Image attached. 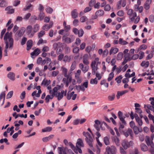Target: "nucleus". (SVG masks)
I'll return each mask as SVG.
<instances>
[{
	"mask_svg": "<svg viewBox=\"0 0 154 154\" xmlns=\"http://www.w3.org/2000/svg\"><path fill=\"white\" fill-rule=\"evenodd\" d=\"M12 33L7 32L4 37L5 43V49H12L13 47L14 40L12 37Z\"/></svg>",
	"mask_w": 154,
	"mask_h": 154,
	"instance_id": "obj_1",
	"label": "nucleus"
},
{
	"mask_svg": "<svg viewBox=\"0 0 154 154\" xmlns=\"http://www.w3.org/2000/svg\"><path fill=\"white\" fill-rule=\"evenodd\" d=\"M83 135L85 137V140L87 143L91 147H93L92 143L94 138H93L91 135L88 132L84 131L83 132Z\"/></svg>",
	"mask_w": 154,
	"mask_h": 154,
	"instance_id": "obj_2",
	"label": "nucleus"
},
{
	"mask_svg": "<svg viewBox=\"0 0 154 154\" xmlns=\"http://www.w3.org/2000/svg\"><path fill=\"white\" fill-rule=\"evenodd\" d=\"M99 61V58L97 57L91 63V66L92 69V74L94 75H95L96 71L98 69V64L100 63V62Z\"/></svg>",
	"mask_w": 154,
	"mask_h": 154,
	"instance_id": "obj_3",
	"label": "nucleus"
},
{
	"mask_svg": "<svg viewBox=\"0 0 154 154\" xmlns=\"http://www.w3.org/2000/svg\"><path fill=\"white\" fill-rule=\"evenodd\" d=\"M134 144V143L132 141L128 142L127 140H124L122 141V146L125 149H126L128 148L131 147H132Z\"/></svg>",
	"mask_w": 154,
	"mask_h": 154,
	"instance_id": "obj_4",
	"label": "nucleus"
},
{
	"mask_svg": "<svg viewBox=\"0 0 154 154\" xmlns=\"http://www.w3.org/2000/svg\"><path fill=\"white\" fill-rule=\"evenodd\" d=\"M127 14L131 21H133L134 20V18L137 17L136 13L134 12V10L131 9H129L128 10Z\"/></svg>",
	"mask_w": 154,
	"mask_h": 154,
	"instance_id": "obj_5",
	"label": "nucleus"
},
{
	"mask_svg": "<svg viewBox=\"0 0 154 154\" xmlns=\"http://www.w3.org/2000/svg\"><path fill=\"white\" fill-rule=\"evenodd\" d=\"M74 39L75 37L73 35H70L69 37H66L65 35H64L62 37L63 42L68 44L72 42Z\"/></svg>",
	"mask_w": 154,
	"mask_h": 154,
	"instance_id": "obj_6",
	"label": "nucleus"
},
{
	"mask_svg": "<svg viewBox=\"0 0 154 154\" xmlns=\"http://www.w3.org/2000/svg\"><path fill=\"white\" fill-rule=\"evenodd\" d=\"M26 32L29 37H32L34 35L33 30H32V27L31 25H28L26 28Z\"/></svg>",
	"mask_w": 154,
	"mask_h": 154,
	"instance_id": "obj_7",
	"label": "nucleus"
},
{
	"mask_svg": "<svg viewBox=\"0 0 154 154\" xmlns=\"http://www.w3.org/2000/svg\"><path fill=\"white\" fill-rule=\"evenodd\" d=\"M106 149V152H109L111 154H116L117 152V149L116 147L113 145L110 147L107 146Z\"/></svg>",
	"mask_w": 154,
	"mask_h": 154,
	"instance_id": "obj_8",
	"label": "nucleus"
},
{
	"mask_svg": "<svg viewBox=\"0 0 154 154\" xmlns=\"http://www.w3.org/2000/svg\"><path fill=\"white\" fill-rule=\"evenodd\" d=\"M94 122L95 124L94 126L98 131H99L100 128L103 130L105 129L104 128H103L102 124H101V123H100L99 120H95Z\"/></svg>",
	"mask_w": 154,
	"mask_h": 154,
	"instance_id": "obj_9",
	"label": "nucleus"
},
{
	"mask_svg": "<svg viewBox=\"0 0 154 154\" xmlns=\"http://www.w3.org/2000/svg\"><path fill=\"white\" fill-rule=\"evenodd\" d=\"M79 67L84 73L87 72L89 68L88 65L83 64L82 63H81L79 64Z\"/></svg>",
	"mask_w": 154,
	"mask_h": 154,
	"instance_id": "obj_10",
	"label": "nucleus"
},
{
	"mask_svg": "<svg viewBox=\"0 0 154 154\" xmlns=\"http://www.w3.org/2000/svg\"><path fill=\"white\" fill-rule=\"evenodd\" d=\"M66 91H64V90H62L60 92H58L55 95L56 96L57 98V100H60L61 99H62L63 97V95L64 94L65 96H66Z\"/></svg>",
	"mask_w": 154,
	"mask_h": 154,
	"instance_id": "obj_11",
	"label": "nucleus"
},
{
	"mask_svg": "<svg viewBox=\"0 0 154 154\" xmlns=\"http://www.w3.org/2000/svg\"><path fill=\"white\" fill-rule=\"evenodd\" d=\"M69 144L71 148L75 153L77 154L78 152L81 154L82 153V151L81 149L77 148V147H75L71 142H69Z\"/></svg>",
	"mask_w": 154,
	"mask_h": 154,
	"instance_id": "obj_12",
	"label": "nucleus"
},
{
	"mask_svg": "<svg viewBox=\"0 0 154 154\" xmlns=\"http://www.w3.org/2000/svg\"><path fill=\"white\" fill-rule=\"evenodd\" d=\"M145 141L146 143L148 146H150V147H153L154 146V143L152 140H150L149 137L148 136H146Z\"/></svg>",
	"mask_w": 154,
	"mask_h": 154,
	"instance_id": "obj_13",
	"label": "nucleus"
},
{
	"mask_svg": "<svg viewBox=\"0 0 154 154\" xmlns=\"http://www.w3.org/2000/svg\"><path fill=\"white\" fill-rule=\"evenodd\" d=\"M62 69L63 73L64 74V76L66 77L70 81L71 79V76L69 74H68V70L65 67H62Z\"/></svg>",
	"mask_w": 154,
	"mask_h": 154,
	"instance_id": "obj_14",
	"label": "nucleus"
},
{
	"mask_svg": "<svg viewBox=\"0 0 154 154\" xmlns=\"http://www.w3.org/2000/svg\"><path fill=\"white\" fill-rule=\"evenodd\" d=\"M89 56L87 54H85L82 57V62L85 65H88L89 63Z\"/></svg>",
	"mask_w": 154,
	"mask_h": 154,
	"instance_id": "obj_15",
	"label": "nucleus"
},
{
	"mask_svg": "<svg viewBox=\"0 0 154 154\" xmlns=\"http://www.w3.org/2000/svg\"><path fill=\"white\" fill-rule=\"evenodd\" d=\"M126 0H120L118 1L117 3V5L118 9H119L121 6L124 7L126 5Z\"/></svg>",
	"mask_w": 154,
	"mask_h": 154,
	"instance_id": "obj_16",
	"label": "nucleus"
},
{
	"mask_svg": "<svg viewBox=\"0 0 154 154\" xmlns=\"http://www.w3.org/2000/svg\"><path fill=\"white\" fill-rule=\"evenodd\" d=\"M25 31V29L23 28H21L15 34L17 37H20L22 36L24 33Z\"/></svg>",
	"mask_w": 154,
	"mask_h": 154,
	"instance_id": "obj_17",
	"label": "nucleus"
},
{
	"mask_svg": "<svg viewBox=\"0 0 154 154\" xmlns=\"http://www.w3.org/2000/svg\"><path fill=\"white\" fill-rule=\"evenodd\" d=\"M78 57L75 56L74 57V61L72 62L70 67V70L71 71L74 70L76 68V62L75 60L77 59Z\"/></svg>",
	"mask_w": 154,
	"mask_h": 154,
	"instance_id": "obj_18",
	"label": "nucleus"
},
{
	"mask_svg": "<svg viewBox=\"0 0 154 154\" xmlns=\"http://www.w3.org/2000/svg\"><path fill=\"white\" fill-rule=\"evenodd\" d=\"M84 146V144L83 140L80 138L78 139L76 143V147H77V148L80 149L79 148V147H83Z\"/></svg>",
	"mask_w": 154,
	"mask_h": 154,
	"instance_id": "obj_19",
	"label": "nucleus"
},
{
	"mask_svg": "<svg viewBox=\"0 0 154 154\" xmlns=\"http://www.w3.org/2000/svg\"><path fill=\"white\" fill-rule=\"evenodd\" d=\"M124 135L127 137L130 134L131 137H133V133L132 130L130 128H128L127 130L124 132Z\"/></svg>",
	"mask_w": 154,
	"mask_h": 154,
	"instance_id": "obj_20",
	"label": "nucleus"
},
{
	"mask_svg": "<svg viewBox=\"0 0 154 154\" xmlns=\"http://www.w3.org/2000/svg\"><path fill=\"white\" fill-rule=\"evenodd\" d=\"M73 57L72 55H70L69 56L66 55L64 57L63 60L65 62H69L72 60Z\"/></svg>",
	"mask_w": 154,
	"mask_h": 154,
	"instance_id": "obj_21",
	"label": "nucleus"
},
{
	"mask_svg": "<svg viewBox=\"0 0 154 154\" xmlns=\"http://www.w3.org/2000/svg\"><path fill=\"white\" fill-rule=\"evenodd\" d=\"M53 25V22H50L49 25L45 24L43 26L42 29L47 31L52 27Z\"/></svg>",
	"mask_w": 154,
	"mask_h": 154,
	"instance_id": "obj_22",
	"label": "nucleus"
},
{
	"mask_svg": "<svg viewBox=\"0 0 154 154\" xmlns=\"http://www.w3.org/2000/svg\"><path fill=\"white\" fill-rule=\"evenodd\" d=\"M152 0H147L144 5V7L146 10H148L150 8V5Z\"/></svg>",
	"mask_w": 154,
	"mask_h": 154,
	"instance_id": "obj_23",
	"label": "nucleus"
},
{
	"mask_svg": "<svg viewBox=\"0 0 154 154\" xmlns=\"http://www.w3.org/2000/svg\"><path fill=\"white\" fill-rule=\"evenodd\" d=\"M118 115L120 120L122 122V123L125 125L126 124V122L123 117V113L121 111H119L118 113Z\"/></svg>",
	"mask_w": 154,
	"mask_h": 154,
	"instance_id": "obj_24",
	"label": "nucleus"
},
{
	"mask_svg": "<svg viewBox=\"0 0 154 154\" xmlns=\"http://www.w3.org/2000/svg\"><path fill=\"white\" fill-rule=\"evenodd\" d=\"M71 15L72 18L75 19L77 18L78 15V13L76 9H74L71 12Z\"/></svg>",
	"mask_w": 154,
	"mask_h": 154,
	"instance_id": "obj_25",
	"label": "nucleus"
},
{
	"mask_svg": "<svg viewBox=\"0 0 154 154\" xmlns=\"http://www.w3.org/2000/svg\"><path fill=\"white\" fill-rule=\"evenodd\" d=\"M119 49L117 48L112 47L109 50V54L110 55L114 54L117 53Z\"/></svg>",
	"mask_w": 154,
	"mask_h": 154,
	"instance_id": "obj_26",
	"label": "nucleus"
},
{
	"mask_svg": "<svg viewBox=\"0 0 154 154\" xmlns=\"http://www.w3.org/2000/svg\"><path fill=\"white\" fill-rule=\"evenodd\" d=\"M50 80H48L47 79H45L42 81L41 85L42 86H47L48 85L50 84Z\"/></svg>",
	"mask_w": 154,
	"mask_h": 154,
	"instance_id": "obj_27",
	"label": "nucleus"
},
{
	"mask_svg": "<svg viewBox=\"0 0 154 154\" xmlns=\"http://www.w3.org/2000/svg\"><path fill=\"white\" fill-rule=\"evenodd\" d=\"M40 49L38 48H37L35 50L32 52L31 53V57H32V56H38L40 53Z\"/></svg>",
	"mask_w": 154,
	"mask_h": 154,
	"instance_id": "obj_28",
	"label": "nucleus"
},
{
	"mask_svg": "<svg viewBox=\"0 0 154 154\" xmlns=\"http://www.w3.org/2000/svg\"><path fill=\"white\" fill-rule=\"evenodd\" d=\"M29 1L27 2V4L25 8L23 9V11H26L29 9H31V11H32L33 9L32 6L31 4L29 3Z\"/></svg>",
	"mask_w": 154,
	"mask_h": 154,
	"instance_id": "obj_29",
	"label": "nucleus"
},
{
	"mask_svg": "<svg viewBox=\"0 0 154 154\" xmlns=\"http://www.w3.org/2000/svg\"><path fill=\"white\" fill-rule=\"evenodd\" d=\"M128 90H125L122 91H118L117 92V94L116 95V97L117 99H119L120 98V97L122 96L123 94L127 93L128 92Z\"/></svg>",
	"mask_w": 154,
	"mask_h": 154,
	"instance_id": "obj_30",
	"label": "nucleus"
},
{
	"mask_svg": "<svg viewBox=\"0 0 154 154\" xmlns=\"http://www.w3.org/2000/svg\"><path fill=\"white\" fill-rule=\"evenodd\" d=\"M149 65V61L143 60L142 62L140 64V66L144 68L148 67Z\"/></svg>",
	"mask_w": 154,
	"mask_h": 154,
	"instance_id": "obj_31",
	"label": "nucleus"
},
{
	"mask_svg": "<svg viewBox=\"0 0 154 154\" xmlns=\"http://www.w3.org/2000/svg\"><path fill=\"white\" fill-rule=\"evenodd\" d=\"M54 137V135L51 134L48 137H43L42 139V140L43 142H46L52 139Z\"/></svg>",
	"mask_w": 154,
	"mask_h": 154,
	"instance_id": "obj_32",
	"label": "nucleus"
},
{
	"mask_svg": "<svg viewBox=\"0 0 154 154\" xmlns=\"http://www.w3.org/2000/svg\"><path fill=\"white\" fill-rule=\"evenodd\" d=\"M141 5L140 0H137V4L135 5L134 7V9L135 11H138L140 5Z\"/></svg>",
	"mask_w": 154,
	"mask_h": 154,
	"instance_id": "obj_33",
	"label": "nucleus"
},
{
	"mask_svg": "<svg viewBox=\"0 0 154 154\" xmlns=\"http://www.w3.org/2000/svg\"><path fill=\"white\" fill-rule=\"evenodd\" d=\"M141 150L144 152H146L148 150V148L147 146L144 143H142L140 145Z\"/></svg>",
	"mask_w": 154,
	"mask_h": 154,
	"instance_id": "obj_34",
	"label": "nucleus"
},
{
	"mask_svg": "<svg viewBox=\"0 0 154 154\" xmlns=\"http://www.w3.org/2000/svg\"><path fill=\"white\" fill-rule=\"evenodd\" d=\"M15 74L11 72H9L8 75V77L12 81H14L15 80Z\"/></svg>",
	"mask_w": 154,
	"mask_h": 154,
	"instance_id": "obj_35",
	"label": "nucleus"
},
{
	"mask_svg": "<svg viewBox=\"0 0 154 154\" xmlns=\"http://www.w3.org/2000/svg\"><path fill=\"white\" fill-rule=\"evenodd\" d=\"M72 80V77H71V81H70L67 78H64L63 79V81L64 82V83L65 85V86L66 87H68L69 86V83L71 82Z\"/></svg>",
	"mask_w": 154,
	"mask_h": 154,
	"instance_id": "obj_36",
	"label": "nucleus"
},
{
	"mask_svg": "<svg viewBox=\"0 0 154 154\" xmlns=\"http://www.w3.org/2000/svg\"><path fill=\"white\" fill-rule=\"evenodd\" d=\"M39 25L38 24H36L34 25L33 30L34 34L39 30Z\"/></svg>",
	"mask_w": 154,
	"mask_h": 154,
	"instance_id": "obj_37",
	"label": "nucleus"
},
{
	"mask_svg": "<svg viewBox=\"0 0 154 154\" xmlns=\"http://www.w3.org/2000/svg\"><path fill=\"white\" fill-rule=\"evenodd\" d=\"M32 41L31 40L28 41L26 43L27 50H29L30 49L32 46Z\"/></svg>",
	"mask_w": 154,
	"mask_h": 154,
	"instance_id": "obj_38",
	"label": "nucleus"
},
{
	"mask_svg": "<svg viewBox=\"0 0 154 154\" xmlns=\"http://www.w3.org/2000/svg\"><path fill=\"white\" fill-rule=\"evenodd\" d=\"M109 137L106 136L103 138V141L105 144L106 145H109L110 143L109 142Z\"/></svg>",
	"mask_w": 154,
	"mask_h": 154,
	"instance_id": "obj_39",
	"label": "nucleus"
},
{
	"mask_svg": "<svg viewBox=\"0 0 154 154\" xmlns=\"http://www.w3.org/2000/svg\"><path fill=\"white\" fill-rule=\"evenodd\" d=\"M113 140L117 146H119L120 145V140L119 138L116 136L114 137Z\"/></svg>",
	"mask_w": 154,
	"mask_h": 154,
	"instance_id": "obj_40",
	"label": "nucleus"
},
{
	"mask_svg": "<svg viewBox=\"0 0 154 154\" xmlns=\"http://www.w3.org/2000/svg\"><path fill=\"white\" fill-rule=\"evenodd\" d=\"M5 96V94L4 92H2L0 94V101H1L2 99H3V102L2 104V105H3L4 103Z\"/></svg>",
	"mask_w": 154,
	"mask_h": 154,
	"instance_id": "obj_41",
	"label": "nucleus"
},
{
	"mask_svg": "<svg viewBox=\"0 0 154 154\" xmlns=\"http://www.w3.org/2000/svg\"><path fill=\"white\" fill-rule=\"evenodd\" d=\"M60 86L59 85H57L56 87H54L53 89V91H52L51 93L54 94L55 95H56L57 94L56 93L58 90L60 89Z\"/></svg>",
	"mask_w": 154,
	"mask_h": 154,
	"instance_id": "obj_42",
	"label": "nucleus"
},
{
	"mask_svg": "<svg viewBox=\"0 0 154 154\" xmlns=\"http://www.w3.org/2000/svg\"><path fill=\"white\" fill-rule=\"evenodd\" d=\"M75 93L74 91H72L71 92L69 93V91H68L67 94V98L68 100H70L71 99V97H72V96Z\"/></svg>",
	"mask_w": 154,
	"mask_h": 154,
	"instance_id": "obj_43",
	"label": "nucleus"
},
{
	"mask_svg": "<svg viewBox=\"0 0 154 154\" xmlns=\"http://www.w3.org/2000/svg\"><path fill=\"white\" fill-rule=\"evenodd\" d=\"M88 19L87 17L85 16H82L80 19V21L81 23H83L87 21Z\"/></svg>",
	"mask_w": 154,
	"mask_h": 154,
	"instance_id": "obj_44",
	"label": "nucleus"
},
{
	"mask_svg": "<svg viewBox=\"0 0 154 154\" xmlns=\"http://www.w3.org/2000/svg\"><path fill=\"white\" fill-rule=\"evenodd\" d=\"M52 130V128L50 127H48L44 129H42V131L43 132H50Z\"/></svg>",
	"mask_w": 154,
	"mask_h": 154,
	"instance_id": "obj_45",
	"label": "nucleus"
},
{
	"mask_svg": "<svg viewBox=\"0 0 154 154\" xmlns=\"http://www.w3.org/2000/svg\"><path fill=\"white\" fill-rule=\"evenodd\" d=\"M115 97V94H114L109 95L108 97V100L109 101H112L114 100Z\"/></svg>",
	"mask_w": 154,
	"mask_h": 154,
	"instance_id": "obj_46",
	"label": "nucleus"
},
{
	"mask_svg": "<svg viewBox=\"0 0 154 154\" xmlns=\"http://www.w3.org/2000/svg\"><path fill=\"white\" fill-rule=\"evenodd\" d=\"M59 154H67L66 152L65 149L62 147H59Z\"/></svg>",
	"mask_w": 154,
	"mask_h": 154,
	"instance_id": "obj_47",
	"label": "nucleus"
},
{
	"mask_svg": "<svg viewBox=\"0 0 154 154\" xmlns=\"http://www.w3.org/2000/svg\"><path fill=\"white\" fill-rule=\"evenodd\" d=\"M104 12V11L102 10H99L96 12V14L98 16H101L103 15Z\"/></svg>",
	"mask_w": 154,
	"mask_h": 154,
	"instance_id": "obj_48",
	"label": "nucleus"
},
{
	"mask_svg": "<svg viewBox=\"0 0 154 154\" xmlns=\"http://www.w3.org/2000/svg\"><path fill=\"white\" fill-rule=\"evenodd\" d=\"M123 54L122 52H119L117 55L116 59L118 60H120L123 57Z\"/></svg>",
	"mask_w": 154,
	"mask_h": 154,
	"instance_id": "obj_49",
	"label": "nucleus"
},
{
	"mask_svg": "<svg viewBox=\"0 0 154 154\" xmlns=\"http://www.w3.org/2000/svg\"><path fill=\"white\" fill-rule=\"evenodd\" d=\"M132 129H133L134 134H138L139 131V129L137 126H136L135 127L133 128Z\"/></svg>",
	"mask_w": 154,
	"mask_h": 154,
	"instance_id": "obj_50",
	"label": "nucleus"
},
{
	"mask_svg": "<svg viewBox=\"0 0 154 154\" xmlns=\"http://www.w3.org/2000/svg\"><path fill=\"white\" fill-rule=\"evenodd\" d=\"M78 34H77V35H78V36L79 37H82L84 34V32L82 29H80L79 30V32H78Z\"/></svg>",
	"mask_w": 154,
	"mask_h": 154,
	"instance_id": "obj_51",
	"label": "nucleus"
},
{
	"mask_svg": "<svg viewBox=\"0 0 154 154\" xmlns=\"http://www.w3.org/2000/svg\"><path fill=\"white\" fill-rule=\"evenodd\" d=\"M131 55L129 53H126L125 54L124 57V58H125L129 60V61L131 60Z\"/></svg>",
	"mask_w": 154,
	"mask_h": 154,
	"instance_id": "obj_52",
	"label": "nucleus"
},
{
	"mask_svg": "<svg viewBox=\"0 0 154 154\" xmlns=\"http://www.w3.org/2000/svg\"><path fill=\"white\" fill-rule=\"evenodd\" d=\"M72 24L75 26H76L79 24V22L78 19H75L72 22Z\"/></svg>",
	"mask_w": 154,
	"mask_h": 154,
	"instance_id": "obj_53",
	"label": "nucleus"
},
{
	"mask_svg": "<svg viewBox=\"0 0 154 154\" xmlns=\"http://www.w3.org/2000/svg\"><path fill=\"white\" fill-rule=\"evenodd\" d=\"M114 74L113 73V72H111L109 75V77L107 79V80L108 81H110L111 80H112V79H113V78L114 77Z\"/></svg>",
	"mask_w": 154,
	"mask_h": 154,
	"instance_id": "obj_54",
	"label": "nucleus"
},
{
	"mask_svg": "<svg viewBox=\"0 0 154 154\" xmlns=\"http://www.w3.org/2000/svg\"><path fill=\"white\" fill-rule=\"evenodd\" d=\"M45 34V32L44 30L41 31L38 34V37L40 38L43 36Z\"/></svg>",
	"mask_w": 154,
	"mask_h": 154,
	"instance_id": "obj_55",
	"label": "nucleus"
},
{
	"mask_svg": "<svg viewBox=\"0 0 154 154\" xmlns=\"http://www.w3.org/2000/svg\"><path fill=\"white\" fill-rule=\"evenodd\" d=\"M7 5L6 2L4 0H2L0 3V7L4 8Z\"/></svg>",
	"mask_w": 154,
	"mask_h": 154,
	"instance_id": "obj_56",
	"label": "nucleus"
},
{
	"mask_svg": "<svg viewBox=\"0 0 154 154\" xmlns=\"http://www.w3.org/2000/svg\"><path fill=\"white\" fill-rule=\"evenodd\" d=\"M45 16V15L44 13L42 12H40L38 16L40 20H42L44 18Z\"/></svg>",
	"mask_w": 154,
	"mask_h": 154,
	"instance_id": "obj_57",
	"label": "nucleus"
},
{
	"mask_svg": "<svg viewBox=\"0 0 154 154\" xmlns=\"http://www.w3.org/2000/svg\"><path fill=\"white\" fill-rule=\"evenodd\" d=\"M140 55L139 59L141 60L144 57V53L142 51H140L139 53Z\"/></svg>",
	"mask_w": 154,
	"mask_h": 154,
	"instance_id": "obj_58",
	"label": "nucleus"
},
{
	"mask_svg": "<svg viewBox=\"0 0 154 154\" xmlns=\"http://www.w3.org/2000/svg\"><path fill=\"white\" fill-rule=\"evenodd\" d=\"M21 133V131L20 130L18 131L17 133H15L12 136V137L14 139H15L17 137L19 134H20Z\"/></svg>",
	"mask_w": 154,
	"mask_h": 154,
	"instance_id": "obj_59",
	"label": "nucleus"
},
{
	"mask_svg": "<svg viewBox=\"0 0 154 154\" xmlns=\"http://www.w3.org/2000/svg\"><path fill=\"white\" fill-rule=\"evenodd\" d=\"M122 78V75H120L117 77L115 79V80L116 81V82L118 83H120L121 82V79Z\"/></svg>",
	"mask_w": 154,
	"mask_h": 154,
	"instance_id": "obj_60",
	"label": "nucleus"
},
{
	"mask_svg": "<svg viewBox=\"0 0 154 154\" xmlns=\"http://www.w3.org/2000/svg\"><path fill=\"white\" fill-rule=\"evenodd\" d=\"M13 94V91H12L8 93L6 96L7 99H9L11 98Z\"/></svg>",
	"mask_w": 154,
	"mask_h": 154,
	"instance_id": "obj_61",
	"label": "nucleus"
},
{
	"mask_svg": "<svg viewBox=\"0 0 154 154\" xmlns=\"http://www.w3.org/2000/svg\"><path fill=\"white\" fill-rule=\"evenodd\" d=\"M139 55L138 54H133L131 57V60H135L137 59L139 57Z\"/></svg>",
	"mask_w": 154,
	"mask_h": 154,
	"instance_id": "obj_62",
	"label": "nucleus"
},
{
	"mask_svg": "<svg viewBox=\"0 0 154 154\" xmlns=\"http://www.w3.org/2000/svg\"><path fill=\"white\" fill-rule=\"evenodd\" d=\"M136 122L139 126H142L143 125V122L141 119L140 118L136 119Z\"/></svg>",
	"mask_w": 154,
	"mask_h": 154,
	"instance_id": "obj_63",
	"label": "nucleus"
},
{
	"mask_svg": "<svg viewBox=\"0 0 154 154\" xmlns=\"http://www.w3.org/2000/svg\"><path fill=\"white\" fill-rule=\"evenodd\" d=\"M46 11L47 13L51 14L53 11V9L50 7H48L46 9Z\"/></svg>",
	"mask_w": 154,
	"mask_h": 154,
	"instance_id": "obj_64",
	"label": "nucleus"
}]
</instances>
